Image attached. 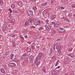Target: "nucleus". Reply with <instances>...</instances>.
Segmentation results:
<instances>
[{
    "instance_id": "9d476101",
    "label": "nucleus",
    "mask_w": 75,
    "mask_h": 75,
    "mask_svg": "<svg viewBox=\"0 0 75 75\" xmlns=\"http://www.w3.org/2000/svg\"><path fill=\"white\" fill-rule=\"evenodd\" d=\"M48 4V3L47 2H45V3H44L43 4H41V6H43L44 7L45 6H47V4Z\"/></svg>"
},
{
    "instance_id": "ea45409f",
    "label": "nucleus",
    "mask_w": 75,
    "mask_h": 75,
    "mask_svg": "<svg viewBox=\"0 0 75 75\" xmlns=\"http://www.w3.org/2000/svg\"><path fill=\"white\" fill-rule=\"evenodd\" d=\"M31 28H33V29H34L35 28H35V27L34 26H32L30 27Z\"/></svg>"
},
{
    "instance_id": "393cba45",
    "label": "nucleus",
    "mask_w": 75,
    "mask_h": 75,
    "mask_svg": "<svg viewBox=\"0 0 75 75\" xmlns=\"http://www.w3.org/2000/svg\"><path fill=\"white\" fill-rule=\"evenodd\" d=\"M56 17V16L53 15L52 16H51V18H52V19H54Z\"/></svg>"
},
{
    "instance_id": "6e6d98bb",
    "label": "nucleus",
    "mask_w": 75,
    "mask_h": 75,
    "mask_svg": "<svg viewBox=\"0 0 75 75\" xmlns=\"http://www.w3.org/2000/svg\"><path fill=\"white\" fill-rule=\"evenodd\" d=\"M59 74V73L57 71L56 72V75H58Z\"/></svg>"
},
{
    "instance_id": "a878e982",
    "label": "nucleus",
    "mask_w": 75,
    "mask_h": 75,
    "mask_svg": "<svg viewBox=\"0 0 75 75\" xmlns=\"http://www.w3.org/2000/svg\"><path fill=\"white\" fill-rule=\"evenodd\" d=\"M28 24H29V22H28V21H27L25 23V26H27V25H28Z\"/></svg>"
},
{
    "instance_id": "de8ad7c7",
    "label": "nucleus",
    "mask_w": 75,
    "mask_h": 75,
    "mask_svg": "<svg viewBox=\"0 0 75 75\" xmlns=\"http://www.w3.org/2000/svg\"><path fill=\"white\" fill-rule=\"evenodd\" d=\"M55 46H54L53 47V50L54 51H55Z\"/></svg>"
},
{
    "instance_id": "09e8293b",
    "label": "nucleus",
    "mask_w": 75,
    "mask_h": 75,
    "mask_svg": "<svg viewBox=\"0 0 75 75\" xmlns=\"http://www.w3.org/2000/svg\"><path fill=\"white\" fill-rule=\"evenodd\" d=\"M71 7H73V8H75V4L72 5Z\"/></svg>"
},
{
    "instance_id": "680f3d73",
    "label": "nucleus",
    "mask_w": 75,
    "mask_h": 75,
    "mask_svg": "<svg viewBox=\"0 0 75 75\" xmlns=\"http://www.w3.org/2000/svg\"><path fill=\"white\" fill-rule=\"evenodd\" d=\"M16 37V35H13L12 36V37Z\"/></svg>"
},
{
    "instance_id": "f257e3e1",
    "label": "nucleus",
    "mask_w": 75,
    "mask_h": 75,
    "mask_svg": "<svg viewBox=\"0 0 75 75\" xmlns=\"http://www.w3.org/2000/svg\"><path fill=\"white\" fill-rule=\"evenodd\" d=\"M34 60V56L33 55H31L29 57V61L30 63H33Z\"/></svg>"
},
{
    "instance_id": "0eeeda50",
    "label": "nucleus",
    "mask_w": 75,
    "mask_h": 75,
    "mask_svg": "<svg viewBox=\"0 0 75 75\" xmlns=\"http://www.w3.org/2000/svg\"><path fill=\"white\" fill-rule=\"evenodd\" d=\"M12 46L13 47V48H16V45L15 44L14 41L12 40Z\"/></svg>"
},
{
    "instance_id": "f704fd0d",
    "label": "nucleus",
    "mask_w": 75,
    "mask_h": 75,
    "mask_svg": "<svg viewBox=\"0 0 75 75\" xmlns=\"http://www.w3.org/2000/svg\"><path fill=\"white\" fill-rule=\"evenodd\" d=\"M45 22L46 23V24H48V22H49V20H48V19H47L45 20Z\"/></svg>"
},
{
    "instance_id": "774afa93",
    "label": "nucleus",
    "mask_w": 75,
    "mask_h": 75,
    "mask_svg": "<svg viewBox=\"0 0 75 75\" xmlns=\"http://www.w3.org/2000/svg\"><path fill=\"white\" fill-rule=\"evenodd\" d=\"M9 17L10 18H11H11H12V17H11V16H9Z\"/></svg>"
},
{
    "instance_id": "20e7f679",
    "label": "nucleus",
    "mask_w": 75,
    "mask_h": 75,
    "mask_svg": "<svg viewBox=\"0 0 75 75\" xmlns=\"http://www.w3.org/2000/svg\"><path fill=\"white\" fill-rule=\"evenodd\" d=\"M58 30V31L61 33H63V32H65V30L64 28H59Z\"/></svg>"
},
{
    "instance_id": "0e129e2a",
    "label": "nucleus",
    "mask_w": 75,
    "mask_h": 75,
    "mask_svg": "<svg viewBox=\"0 0 75 75\" xmlns=\"http://www.w3.org/2000/svg\"><path fill=\"white\" fill-rule=\"evenodd\" d=\"M58 64V63H56V64L55 65V67H57Z\"/></svg>"
},
{
    "instance_id": "79ce46f5",
    "label": "nucleus",
    "mask_w": 75,
    "mask_h": 75,
    "mask_svg": "<svg viewBox=\"0 0 75 75\" xmlns=\"http://www.w3.org/2000/svg\"><path fill=\"white\" fill-rule=\"evenodd\" d=\"M43 28L42 27H40V28L38 29V30H42Z\"/></svg>"
},
{
    "instance_id": "37998d69",
    "label": "nucleus",
    "mask_w": 75,
    "mask_h": 75,
    "mask_svg": "<svg viewBox=\"0 0 75 75\" xmlns=\"http://www.w3.org/2000/svg\"><path fill=\"white\" fill-rule=\"evenodd\" d=\"M60 7L61 10H64V9H65V8L63 6H61Z\"/></svg>"
},
{
    "instance_id": "39448f33",
    "label": "nucleus",
    "mask_w": 75,
    "mask_h": 75,
    "mask_svg": "<svg viewBox=\"0 0 75 75\" xmlns=\"http://www.w3.org/2000/svg\"><path fill=\"white\" fill-rule=\"evenodd\" d=\"M33 11L31 10L28 11V15H29V16H33Z\"/></svg>"
},
{
    "instance_id": "5701e85b",
    "label": "nucleus",
    "mask_w": 75,
    "mask_h": 75,
    "mask_svg": "<svg viewBox=\"0 0 75 75\" xmlns=\"http://www.w3.org/2000/svg\"><path fill=\"white\" fill-rule=\"evenodd\" d=\"M28 21H29L30 23H33V19L31 18L28 19Z\"/></svg>"
},
{
    "instance_id": "2f4dec72",
    "label": "nucleus",
    "mask_w": 75,
    "mask_h": 75,
    "mask_svg": "<svg viewBox=\"0 0 75 75\" xmlns=\"http://www.w3.org/2000/svg\"><path fill=\"white\" fill-rule=\"evenodd\" d=\"M33 10L35 11V10H36L37 9V7H36L34 6V7H33Z\"/></svg>"
},
{
    "instance_id": "f3484780",
    "label": "nucleus",
    "mask_w": 75,
    "mask_h": 75,
    "mask_svg": "<svg viewBox=\"0 0 75 75\" xmlns=\"http://www.w3.org/2000/svg\"><path fill=\"white\" fill-rule=\"evenodd\" d=\"M56 58H57V57L55 56H54L52 57V59L53 60V61H54V60L56 59Z\"/></svg>"
},
{
    "instance_id": "4468645a",
    "label": "nucleus",
    "mask_w": 75,
    "mask_h": 75,
    "mask_svg": "<svg viewBox=\"0 0 75 75\" xmlns=\"http://www.w3.org/2000/svg\"><path fill=\"white\" fill-rule=\"evenodd\" d=\"M41 57H40V56H38L35 60H36L37 61H38V60H40V59H41Z\"/></svg>"
},
{
    "instance_id": "4c0bfd02",
    "label": "nucleus",
    "mask_w": 75,
    "mask_h": 75,
    "mask_svg": "<svg viewBox=\"0 0 75 75\" xmlns=\"http://www.w3.org/2000/svg\"><path fill=\"white\" fill-rule=\"evenodd\" d=\"M50 23H51V24H52V25H54L55 23L54 22H50Z\"/></svg>"
},
{
    "instance_id": "4be33fe9",
    "label": "nucleus",
    "mask_w": 75,
    "mask_h": 75,
    "mask_svg": "<svg viewBox=\"0 0 75 75\" xmlns=\"http://www.w3.org/2000/svg\"><path fill=\"white\" fill-rule=\"evenodd\" d=\"M18 5L20 6H21L23 5V3L21 1H20L18 3Z\"/></svg>"
},
{
    "instance_id": "6ab92c4d",
    "label": "nucleus",
    "mask_w": 75,
    "mask_h": 75,
    "mask_svg": "<svg viewBox=\"0 0 75 75\" xmlns=\"http://www.w3.org/2000/svg\"><path fill=\"white\" fill-rule=\"evenodd\" d=\"M10 59H11V60H12L13 59V57H14V54H11L10 55Z\"/></svg>"
},
{
    "instance_id": "052dcab7",
    "label": "nucleus",
    "mask_w": 75,
    "mask_h": 75,
    "mask_svg": "<svg viewBox=\"0 0 75 75\" xmlns=\"http://www.w3.org/2000/svg\"><path fill=\"white\" fill-rule=\"evenodd\" d=\"M58 43H56L54 45V46L55 47V46H57V45H58Z\"/></svg>"
},
{
    "instance_id": "e433bc0d",
    "label": "nucleus",
    "mask_w": 75,
    "mask_h": 75,
    "mask_svg": "<svg viewBox=\"0 0 75 75\" xmlns=\"http://www.w3.org/2000/svg\"><path fill=\"white\" fill-rule=\"evenodd\" d=\"M70 75H74V72L71 71L70 72Z\"/></svg>"
},
{
    "instance_id": "dca6fc26",
    "label": "nucleus",
    "mask_w": 75,
    "mask_h": 75,
    "mask_svg": "<svg viewBox=\"0 0 75 75\" xmlns=\"http://www.w3.org/2000/svg\"><path fill=\"white\" fill-rule=\"evenodd\" d=\"M47 10H45L42 12V14L43 15H45V14H47Z\"/></svg>"
},
{
    "instance_id": "b1692460",
    "label": "nucleus",
    "mask_w": 75,
    "mask_h": 75,
    "mask_svg": "<svg viewBox=\"0 0 75 75\" xmlns=\"http://www.w3.org/2000/svg\"><path fill=\"white\" fill-rule=\"evenodd\" d=\"M4 3L3 2V0H0V4L1 6L3 5Z\"/></svg>"
},
{
    "instance_id": "7ed1b4c3",
    "label": "nucleus",
    "mask_w": 75,
    "mask_h": 75,
    "mask_svg": "<svg viewBox=\"0 0 75 75\" xmlns=\"http://www.w3.org/2000/svg\"><path fill=\"white\" fill-rule=\"evenodd\" d=\"M62 19L64 20L65 21H67L68 23L70 22V20H69L68 18L67 17H65L64 16H63L62 18Z\"/></svg>"
},
{
    "instance_id": "9b49d317",
    "label": "nucleus",
    "mask_w": 75,
    "mask_h": 75,
    "mask_svg": "<svg viewBox=\"0 0 75 75\" xmlns=\"http://www.w3.org/2000/svg\"><path fill=\"white\" fill-rule=\"evenodd\" d=\"M56 49L57 50H61V47L60 46H57L55 47Z\"/></svg>"
},
{
    "instance_id": "72a5a7b5",
    "label": "nucleus",
    "mask_w": 75,
    "mask_h": 75,
    "mask_svg": "<svg viewBox=\"0 0 75 75\" xmlns=\"http://www.w3.org/2000/svg\"><path fill=\"white\" fill-rule=\"evenodd\" d=\"M3 26H4V27H6L7 26V23H5L4 24V25Z\"/></svg>"
},
{
    "instance_id": "bb28decb",
    "label": "nucleus",
    "mask_w": 75,
    "mask_h": 75,
    "mask_svg": "<svg viewBox=\"0 0 75 75\" xmlns=\"http://www.w3.org/2000/svg\"><path fill=\"white\" fill-rule=\"evenodd\" d=\"M6 27H5V26H2V30L3 31H5L6 30Z\"/></svg>"
},
{
    "instance_id": "423d86ee",
    "label": "nucleus",
    "mask_w": 75,
    "mask_h": 75,
    "mask_svg": "<svg viewBox=\"0 0 75 75\" xmlns=\"http://www.w3.org/2000/svg\"><path fill=\"white\" fill-rule=\"evenodd\" d=\"M9 66L11 67H14L16 66L15 64L13 63H10L8 64Z\"/></svg>"
},
{
    "instance_id": "1a4fd4ad",
    "label": "nucleus",
    "mask_w": 75,
    "mask_h": 75,
    "mask_svg": "<svg viewBox=\"0 0 75 75\" xmlns=\"http://www.w3.org/2000/svg\"><path fill=\"white\" fill-rule=\"evenodd\" d=\"M13 61L14 62H20V60L18 59L17 58H15L13 60Z\"/></svg>"
},
{
    "instance_id": "338daca9",
    "label": "nucleus",
    "mask_w": 75,
    "mask_h": 75,
    "mask_svg": "<svg viewBox=\"0 0 75 75\" xmlns=\"http://www.w3.org/2000/svg\"><path fill=\"white\" fill-rule=\"evenodd\" d=\"M60 40H61V39H58L57 40V41H60Z\"/></svg>"
},
{
    "instance_id": "603ef678",
    "label": "nucleus",
    "mask_w": 75,
    "mask_h": 75,
    "mask_svg": "<svg viewBox=\"0 0 75 75\" xmlns=\"http://www.w3.org/2000/svg\"><path fill=\"white\" fill-rule=\"evenodd\" d=\"M35 47L34 46H32L31 47L32 48V49H35Z\"/></svg>"
},
{
    "instance_id": "bf43d9fd",
    "label": "nucleus",
    "mask_w": 75,
    "mask_h": 75,
    "mask_svg": "<svg viewBox=\"0 0 75 75\" xmlns=\"http://www.w3.org/2000/svg\"><path fill=\"white\" fill-rule=\"evenodd\" d=\"M60 26V25L58 23H57V27H59V26Z\"/></svg>"
},
{
    "instance_id": "13d9d810",
    "label": "nucleus",
    "mask_w": 75,
    "mask_h": 75,
    "mask_svg": "<svg viewBox=\"0 0 75 75\" xmlns=\"http://www.w3.org/2000/svg\"><path fill=\"white\" fill-rule=\"evenodd\" d=\"M22 56H23L24 58H25V54H23Z\"/></svg>"
},
{
    "instance_id": "e2e57ef3",
    "label": "nucleus",
    "mask_w": 75,
    "mask_h": 75,
    "mask_svg": "<svg viewBox=\"0 0 75 75\" xmlns=\"http://www.w3.org/2000/svg\"><path fill=\"white\" fill-rule=\"evenodd\" d=\"M51 31H54V28H52L51 30Z\"/></svg>"
},
{
    "instance_id": "aec40b11",
    "label": "nucleus",
    "mask_w": 75,
    "mask_h": 75,
    "mask_svg": "<svg viewBox=\"0 0 75 75\" xmlns=\"http://www.w3.org/2000/svg\"><path fill=\"white\" fill-rule=\"evenodd\" d=\"M3 67H4V69L5 70H7V65H4L2 66Z\"/></svg>"
},
{
    "instance_id": "c85d7f7f",
    "label": "nucleus",
    "mask_w": 75,
    "mask_h": 75,
    "mask_svg": "<svg viewBox=\"0 0 75 75\" xmlns=\"http://www.w3.org/2000/svg\"><path fill=\"white\" fill-rule=\"evenodd\" d=\"M15 7V5L14 4H13L11 6V8H14Z\"/></svg>"
},
{
    "instance_id": "3c124183",
    "label": "nucleus",
    "mask_w": 75,
    "mask_h": 75,
    "mask_svg": "<svg viewBox=\"0 0 75 75\" xmlns=\"http://www.w3.org/2000/svg\"><path fill=\"white\" fill-rule=\"evenodd\" d=\"M42 70L45 73H46V71H45V69H42Z\"/></svg>"
},
{
    "instance_id": "a211bd4d",
    "label": "nucleus",
    "mask_w": 75,
    "mask_h": 75,
    "mask_svg": "<svg viewBox=\"0 0 75 75\" xmlns=\"http://www.w3.org/2000/svg\"><path fill=\"white\" fill-rule=\"evenodd\" d=\"M68 62V60L67 59L65 60L64 62V64H67Z\"/></svg>"
},
{
    "instance_id": "c756f323",
    "label": "nucleus",
    "mask_w": 75,
    "mask_h": 75,
    "mask_svg": "<svg viewBox=\"0 0 75 75\" xmlns=\"http://www.w3.org/2000/svg\"><path fill=\"white\" fill-rule=\"evenodd\" d=\"M25 59V61L26 62H28L29 61L28 59L27 58H25V59Z\"/></svg>"
},
{
    "instance_id": "5fc2aeb1",
    "label": "nucleus",
    "mask_w": 75,
    "mask_h": 75,
    "mask_svg": "<svg viewBox=\"0 0 75 75\" xmlns=\"http://www.w3.org/2000/svg\"><path fill=\"white\" fill-rule=\"evenodd\" d=\"M24 33H25V34H26V33H28V31H27V30H25L24 31Z\"/></svg>"
},
{
    "instance_id": "4d7b16f0",
    "label": "nucleus",
    "mask_w": 75,
    "mask_h": 75,
    "mask_svg": "<svg viewBox=\"0 0 75 75\" xmlns=\"http://www.w3.org/2000/svg\"><path fill=\"white\" fill-rule=\"evenodd\" d=\"M4 56H6L7 55V54L6 53H5L4 54Z\"/></svg>"
},
{
    "instance_id": "ddd939ff",
    "label": "nucleus",
    "mask_w": 75,
    "mask_h": 75,
    "mask_svg": "<svg viewBox=\"0 0 75 75\" xmlns=\"http://www.w3.org/2000/svg\"><path fill=\"white\" fill-rule=\"evenodd\" d=\"M27 52H31V49H30V47H28L27 48Z\"/></svg>"
},
{
    "instance_id": "8fccbe9b",
    "label": "nucleus",
    "mask_w": 75,
    "mask_h": 75,
    "mask_svg": "<svg viewBox=\"0 0 75 75\" xmlns=\"http://www.w3.org/2000/svg\"><path fill=\"white\" fill-rule=\"evenodd\" d=\"M13 12L15 13H18V11H13Z\"/></svg>"
},
{
    "instance_id": "473e14b6",
    "label": "nucleus",
    "mask_w": 75,
    "mask_h": 75,
    "mask_svg": "<svg viewBox=\"0 0 75 75\" xmlns=\"http://www.w3.org/2000/svg\"><path fill=\"white\" fill-rule=\"evenodd\" d=\"M73 49V48H72V47L70 48L68 50V51H69V52H70Z\"/></svg>"
},
{
    "instance_id": "6e6552de",
    "label": "nucleus",
    "mask_w": 75,
    "mask_h": 75,
    "mask_svg": "<svg viewBox=\"0 0 75 75\" xmlns=\"http://www.w3.org/2000/svg\"><path fill=\"white\" fill-rule=\"evenodd\" d=\"M0 71L2 74H5L6 73V72L5 71L4 69L3 68H0Z\"/></svg>"
},
{
    "instance_id": "c03bdc74",
    "label": "nucleus",
    "mask_w": 75,
    "mask_h": 75,
    "mask_svg": "<svg viewBox=\"0 0 75 75\" xmlns=\"http://www.w3.org/2000/svg\"><path fill=\"white\" fill-rule=\"evenodd\" d=\"M70 57H71V58H73L74 57V55L73 54H70Z\"/></svg>"
},
{
    "instance_id": "412c9836",
    "label": "nucleus",
    "mask_w": 75,
    "mask_h": 75,
    "mask_svg": "<svg viewBox=\"0 0 75 75\" xmlns=\"http://www.w3.org/2000/svg\"><path fill=\"white\" fill-rule=\"evenodd\" d=\"M37 21V19L35 18H33L32 19V21L33 23H35L36 21Z\"/></svg>"
},
{
    "instance_id": "a19ab883",
    "label": "nucleus",
    "mask_w": 75,
    "mask_h": 75,
    "mask_svg": "<svg viewBox=\"0 0 75 75\" xmlns=\"http://www.w3.org/2000/svg\"><path fill=\"white\" fill-rule=\"evenodd\" d=\"M8 11H10V13H12V12H13V11H12V10H11V8H9L8 9Z\"/></svg>"
},
{
    "instance_id": "49530a36",
    "label": "nucleus",
    "mask_w": 75,
    "mask_h": 75,
    "mask_svg": "<svg viewBox=\"0 0 75 75\" xmlns=\"http://www.w3.org/2000/svg\"><path fill=\"white\" fill-rule=\"evenodd\" d=\"M21 58L22 59V60H23L24 59H25V58H24V57H23L22 56H21Z\"/></svg>"
},
{
    "instance_id": "cd10ccee",
    "label": "nucleus",
    "mask_w": 75,
    "mask_h": 75,
    "mask_svg": "<svg viewBox=\"0 0 75 75\" xmlns=\"http://www.w3.org/2000/svg\"><path fill=\"white\" fill-rule=\"evenodd\" d=\"M58 53H59V54H61V49L58 50Z\"/></svg>"
},
{
    "instance_id": "69168bd1",
    "label": "nucleus",
    "mask_w": 75,
    "mask_h": 75,
    "mask_svg": "<svg viewBox=\"0 0 75 75\" xmlns=\"http://www.w3.org/2000/svg\"><path fill=\"white\" fill-rule=\"evenodd\" d=\"M24 37H25V38H27L28 37L27 35L24 36Z\"/></svg>"
},
{
    "instance_id": "7c9ffc66",
    "label": "nucleus",
    "mask_w": 75,
    "mask_h": 75,
    "mask_svg": "<svg viewBox=\"0 0 75 75\" xmlns=\"http://www.w3.org/2000/svg\"><path fill=\"white\" fill-rule=\"evenodd\" d=\"M38 56L41 58V57H42V54L41 53H40L38 54Z\"/></svg>"
},
{
    "instance_id": "f03ea898",
    "label": "nucleus",
    "mask_w": 75,
    "mask_h": 75,
    "mask_svg": "<svg viewBox=\"0 0 75 75\" xmlns=\"http://www.w3.org/2000/svg\"><path fill=\"white\" fill-rule=\"evenodd\" d=\"M40 62H41L40 61H38V60H35L34 63L36 64V66H37V67L38 66L39 64H40Z\"/></svg>"
},
{
    "instance_id": "a18cd8bd",
    "label": "nucleus",
    "mask_w": 75,
    "mask_h": 75,
    "mask_svg": "<svg viewBox=\"0 0 75 75\" xmlns=\"http://www.w3.org/2000/svg\"><path fill=\"white\" fill-rule=\"evenodd\" d=\"M57 72H58L59 73H60L61 72V70H58L57 71Z\"/></svg>"
},
{
    "instance_id": "c9c22d12",
    "label": "nucleus",
    "mask_w": 75,
    "mask_h": 75,
    "mask_svg": "<svg viewBox=\"0 0 75 75\" xmlns=\"http://www.w3.org/2000/svg\"><path fill=\"white\" fill-rule=\"evenodd\" d=\"M45 27L46 29H47V30H50V29H49V28L48 27V26L47 25H46L45 26Z\"/></svg>"
},
{
    "instance_id": "864d4df0",
    "label": "nucleus",
    "mask_w": 75,
    "mask_h": 75,
    "mask_svg": "<svg viewBox=\"0 0 75 75\" xmlns=\"http://www.w3.org/2000/svg\"><path fill=\"white\" fill-rule=\"evenodd\" d=\"M41 21H40V20H39L37 21V23H38L39 24H40V23Z\"/></svg>"
},
{
    "instance_id": "2eb2a0df",
    "label": "nucleus",
    "mask_w": 75,
    "mask_h": 75,
    "mask_svg": "<svg viewBox=\"0 0 75 75\" xmlns=\"http://www.w3.org/2000/svg\"><path fill=\"white\" fill-rule=\"evenodd\" d=\"M56 30H54L51 33V35H54L56 34Z\"/></svg>"
},
{
    "instance_id": "f8f14e48",
    "label": "nucleus",
    "mask_w": 75,
    "mask_h": 75,
    "mask_svg": "<svg viewBox=\"0 0 75 75\" xmlns=\"http://www.w3.org/2000/svg\"><path fill=\"white\" fill-rule=\"evenodd\" d=\"M51 73L52 75H56V72L55 70H52L51 71Z\"/></svg>"
},
{
    "instance_id": "58836bf2",
    "label": "nucleus",
    "mask_w": 75,
    "mask_h": 75,
    "mask_svg": "<svg viewBox=\"0 0 75 75\" xmlns=\"http://www.w3.org/2000/svg\"><path fill=\"white\" fill-rule=\"evenodd\" d=\"M54 27H57V23H55L54 24Z\"/></svg>"
}]
</instances>
